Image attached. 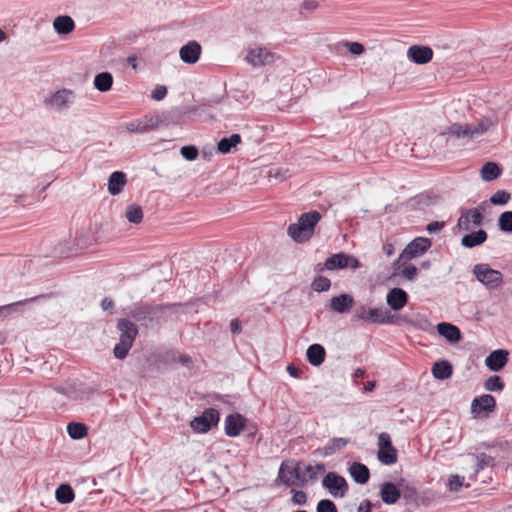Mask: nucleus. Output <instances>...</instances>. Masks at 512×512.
<instances>
[{
  "instance_id": "obj_18",
  "label": "nucleus",
  "mask_w": 512,
  "mask_h": 512,
  "mask_svg": "<svg viewBox=\"0 0 512 512\" xmlns=\"http://www.w3.org/2000/svg\"><path fill=\"white\" fill-rule=\"evenodd\" d=\"M245 426V418L239 413L229 414L225 418V434L229 437H236Z\"/></svg>"
},
{
  "instance_id": "obj_38",
  "label": "nucleus",
  "mask_w": 512,
  "mask_h": 512,
  "mask_svg": "<svg viewBox=\"0 0 512 512\" xmlns=\"http://www.w3.org/2000/svg\"><path fill=\"white\" fill-rule=\"evenodd\" d=\"M125 217L130 223L139 224L143 219V211L141 206L137 204H131L127 206Z\"/></svg>"
},
{
  "instance_id": "obj_1",
  "label": "nucleus",
  "mask_w": 512,
  "mask_h": 512,
  "mask_svg": "<svg viewBox=\"0 0 512 512\" xmlns=\"http://www.w3.org/2000/svg\"><path fill=\"white\" fill-rule=\"evenodd\" d=\"M321 217V214L315 210L303 213L297 223L289 225L287 234L297 243L306 242L313 236L314 228Z\"/></svg>"
},
{
  "instance_id": "obj_63",
  "label": "nucleus",
  "mask_w": 512,
  "mask_h": 512,
  "mask_svg": "<svg viewBox=\"0 0 512 512\" xmlns=\"http://www.w3.org/2000/svg\"><path fill=\"white\" fill-rule=\"evenodd\" d=\"M383 252L387 256H392L394 254V252H395L393 244L392 243H385L383 245Z\"/></svg>"
},
{
  "instance_id": "obj_40",
  "label": "nucleus",
  "mask_w": 512,
  "mask_h": 512,
  "mask_svg": "<svg viewBox=\"0 0 512 512\" xmlns=\"http://www.w3.org/2000/svg\"><path fill=\"white\" fill-rule=\"evenodd\" d=\"M505 387L504 382L498 375L488 377L484 382V388L490 392L502 391Z\"/></svg>"
},
{
  "instance_id": "obj_26",
  "label": "nucleus",
  "mask_w": 512,
  "mask_h": 512,
  "mask_svg": "<svg viewBox=\"0 0 512 512\" xmlns=\"http://www.w3.org/2000/svg\"><path fill=\"white\" fill-rule=\"evenodd\" d=\"M380 496L385 504L391 505L399 500L401 494L395 484L392 482H384L381 485Z\"/></svg>"
},
{
  "instance_id": "obj_12",
  "label": "nucleus",
  "mask_w": 512,
  "mask_h": 512,
  "mask_svg": "<svg viewBox=\"0 0 512 512\" xmlns=\"http://www.w3.org/2000/svg\"><path fill=\"white\" fill-rule=\"evenodd\" d=\"M74 99V94L71 90L62 89L58 90L51 95L50 98L45 100V104L51 108L61 110L67 108Z\"/></svg>"
},
{
  "instance_id": "obj_5",
  "label": "nucleus",
  "mask_w": 512,
  "mask_h": 512,
  "mask_svg": "<svg viewBox=\"0 0 512 512\" xmlns=\"http://www.w3.org/2000/svg\"><path fill=\"white\" fill-rule=\"evenodd\" d=\"M219 412L214 408L205 409L200 416L190 422L191 429L196 433H206L219 422Z\"/></svg>"
},
{
  "instance_id": "obj_39",
  "label": "nucleus",
  "mask_w": 512,
  "mask_h": 512,
  "mask_svg": "<svg viewBox=\"0 0 512 512\" xmlns=\"http://www.w3.org/2000/svg\"><path fill=\"white\" fill-rule=\"evenodd\" d=\"M378 460L384 465H392L397 461V451L394 447L378 450Z\"/></svg>"
},
{
  "instance_id": "obj_57",
  "label": "nucleus",
  "mask_w": 512,
  "mask_h": 512,
  "mask_svg": "<svg viewBox=\"0 0 512 512\" xmlns=\"http://www.w3.org/2000/svg\"><path fill=\"white\" fill-rule=\"evenodd\" d=\"M444 227H445L444 222L433 221L427 225L426 230L428 233L434 234V233L441 231Z\"/></svg>"
},
{
  "instance_id": "obj_44",
  "label": "nucleus",
  "mask_w": 512,
  "mask_h": 512,
  "mask_svg": "<svg viewBox=\"0 0 512 512\" xmlns=\"http://www.w3.org/2000/svg\"><path fill=\"white\" fill-rule=\"evenodd\" d=\"M311 287L316 292H325L330 289L331 281L327 277L318 276L313 280Z\"/></svg>"
},
{
  "instance_id": "obj_48",
  "label": "nucleus",
  "mask_w": 512,
  "mask_h": 512,
  "mask_svg": "<svg viewBox=\"0 0 512 512\" xmlns=\"http://www.w3.org/2000/svg\"><path fill=\"white\" fill-rule=\"evenodd\" d=\"M369 309L366 305L360 304L355 307L353 320H361L367 323V317L369 315Z\"/></svg>"
},
{
  "instance_id": "obj_27",
  "label": "nucleus",
  "mask_w": 512,
  "mask_h": 512,
  "mask_svg": "<svg viewBox=\"0 0 512 512\" xmlns=\"http://www.w3.org/2000/svg\"><path fill=\"white\" fill-rule=\"evenodd\" d=\"M487 237V232L483 229H479L464 235L461 239V244L465 248H474L483 244L487 240Z\"/></svg>"
},
{
  "instance_id": "obj_53",
  "label": "nucleus",
  "mask_w": 512,
  "mask_h": 512,
  "mask_svg": "<svg viewBox=\"0 0 512 512\" xmlns=\"http://www.w3.org/2000/svg\"><path fill=\"white\" fill-rule=\"evenodd\" d=\"M166 95L167 87L164 85H157L151 93V98L155 101H161L166 97Z\"/></svg>"
},
{
  "instance_id": "obj_34",
  "label": "nucleus",
  "mask_w": 512,
  "mask_h": 512,
  "mask_svg": "<svg viewBox=\"0 0 512 512\" xmlns=\"http://www.w3.org/2000/svg\"><path fill=\"white\" fill-rule=\"evenodd\" d=\"M481 177L484 181L490 182L497 179L501 174L500 167L494 162H487L481 168Z\"/></svg>"
},
{
  "instance_id": "obj_46",
  "label": "nucleus",
  "mask_w": 512,
  "mask_h": 512,
  "mask_svg": "<svg viewBox=\"0 0 512 512\" xmlns=\"http://www.w3.org/2000/svg\"><path fill=\"white\" fill-rule=\"evenodd\" d=\"M180 154L184 159H186L188 161H193V160L197 159L199 152L195 146L187 145V146H183L181 148Z\"/></svg>"
},
{
  "instance_id": "obj_29",
  "label": "nucleus",
  "mask_w": 512,
  "mask_h": 512,
  "mask_svg": "<svg viewBox=\"0 0 512 512\" xmlns=\"http://www.w3.org/2000/svg\"><path fill=\"white\" fill-rule=\"evenodd\" d=\"M325 349L320 344H312L306 351L308 362L313 366L321 365L325 360Z\"/></svg>"
},
{
  "instance_id": "obj_50",
  "label": "nucleus",
  "mask_w": 512,
  "mask_h": 512,
  "mask_svg": "<svg viewBox=\"0 0 512 512\" xmlns=\"http://www.w3.org/2000/svg\"><path fill=\"white\" fill-rule=\"evenodd\" d=\"M497 123L496 119H491L489 117H483L481 120L477 122L479 126V131L482 133H486L491 127L495 126Z\"/></svg>"
},
{
  "instance_id": "obj_36",
  "label": "nucleus",
  "mask_w": 512,
  "mask_h": 512,
  "mask_svg": "<svg viewBox=\"0 0 512 512\" xmlns=\"http://www.w3.org/2000/svg\"><path fill=\"white\" fill-rule=\"evenodd\" d=\"M56 500L61 504H68L74 499V491L68 484H61L55 492Z\"/></svg>"
},
{
  "instance_id": "obj_8",
  "label": "nucleus",
  "mask_w": 512,
  "mask_h": 512,
  "mask_svg": "<svg viewBox=\"0 0 512 512\" xmlns=\"http://www.w3.org/2000/svg\"><path fill=\"white\" fill-rule=\"evenodd\" d=\"M432 243L431 240L425 237H417L411 241L400 254L395 264L399 263L401 259L411 260L424 252H426Z\"/></svg>"
},
{
  "instance_id": "obj_14",
  "label": "nucleus",
  "mask_w": 512,
  "mask_h": 512,
  "mask_svg": "<svg viewBox=\"0 0 512 512\" xmlns=\"http://www.w3.org/2000/svg\"><path fill=\"white\" fill-rule=\"evenodd\" d=\"M496 400L490 394H484L479 397H475L471 403V413L480 415L481 412H492L495 410Z\"/></svg>"
},
{
  "instance_id": "obj_55",
  "label": "nucleus",
  "mask_w": 512,
  "mask_h": 512,
  "mask_svg": "<svg viewBox=\"0 0 512 512\" xmlns=\"http://www.w3.org/2000/svg\"><path fill=\"white\" fill-rule=\"evenodd\" d=\"M347 47L349 52L353 55H361L365 51L363 44L359 42H348Z\"/></svg>"
},
{
  "instance_id": "obj_62",
  "label": "nucleus",
  "mask_w": 512,
  "mask_h": 512,
  "mask_svg": "<svg viewBox=\"0 0 512 512\" xmlns=\"http://www.w3.org/2000/svg\"><path fill=\"white\" fill-rule=\"evenodd\" d=\"M17 305H24V302H16V303H13L10 305L0 307V317H2L4 315V311H11Z\"/></svg>"
},
{
  "instance_id": "obj_3",
  "label": "nucleus",
  "mask_w": 512,
  "mask_h": 512,
  "mask_svg": "<svg viewBox=\"0 0 512 512\" xmlns=\"http://www.w3.org/2000/svg\"><path fill=\"white\" fill-rule=\"evenodd\" d=\"M484 210L483 204L476 208L461 209L456 227L461 231H469L472 227L481 226L484 221Z\"/></svg>"
},
{
  "instance_id": "obj_7",
  "label": "nucleus",
  "mask_w": 512,
  "mask_h": 512,
  "mask_svg": "<svg viewBox=\"0 0 512 512\" xmlns=\"http://www.w3.org/2000/svg\"><path fill=\"white\" fill-rule=\"evenodd\" d=\"M324 267L327 270L344 268H351L352 270H356L360 267V262L354 256L340 252L328 257L324 263Z\"/></svg>"
},
{
  "instance_id": "obj_20",
  "label": "nucleus",
  "mask_w": 512,
  "mask_h": 512,
  "mask_svg": "<svg viewBox=\"0 0 512 512\" xmlns=\"http://www.w3.org/2000/svg\"><path fill=\"white\" fill-rule=\"evenodd\" d=\"M117 329L120 331V341L133 344L138 335V328L132 321L126 318L119 319Z\"/></svg>"
},
{
  "instance_id": "obj_30",
  "label": "nucleus",
  "mask_w": 512,
  "mask_h": 512,
  "mask_svg": "<svg viewBox=\"0 0 512 512\" xmlns=\"http://www.w3.org/2000/svg\"><path fill=\"white\" fill-rule=\"evenodd\" d=\"M53 27L58 34L66 35L73 31L75 23L70 16H57L53 21Z\"/></svg>"
},
{
  "instance_id": "obj_49",
  "label": "nucleus",
  "mask_w": 512,
  "mask_h": 512,
  "mask_svg": "<svg viewBox=\"0 0 512 512\" xmlns=\"http://www.w3.org/2000/svg\"><path fill=\"white\" fill-rule=\"evenodd\" d=\"M464 482V477L459 475H451L448 479L447 487L450 491H458Z\"/></svg>"
},
{
  "instance_id": "obj_21",
  "label": "nucleus",
  "mask_w": 512,
  "mask_h": 512,
  "mask_svg": "<svg viewBox=\"0 0 512 512\" xmlns=\"http://www.w3.org/2000/svg\"><path fill=\"white\" fill-rule=\"evenodd\" d=\"M201 54V46L196 41H189L182 46L179 51L180 58L187 64H194L198 61Z\"/></svg>"
},
{
  "instance_id": "obj_19",
  "label": "nucleus",
  "mask_w": 512,
  "mask_h": 512,
  "mask_svg": "<svg viewBox=\"0 0 512 512\" xmlns=\"http://www.w3.org/2000/svg\"><path fill=\"white\" fill-rule=\"evenodd\" d=\"M508 362V352L503 349L492 351L485 359L486 366L494 372L504 368Z\"/></svg>"
},
{
  "instance_id": "obj_42",
  "label": "nucleus",
  "mask_w": 512,
  "mask_h": 512,
  "mask_svg": "<svg viewBox=\"0 0 512 512\" xmlns=\"http://www.w3.org/2000/svg\"><path fill=\"white\" fill-rule=\"evenodd\" d=\"M498 227L502 232L512 233V211H505L500 214Z\"/></svg>"
},
{
  "instance_id": "obj_25",
  "label": "nucleus",
  "mask_w": 512,
  "mask_h": 512,
  "mask_svg": "<svg viewBox=\"0 0 512 512\" xmlns=\"http://www.w3.org/2000/svg\"><path fill=\"white\" fill-rule=\"evenodd\" d=\"M349 474L357 484H366L370 478L369 468L360 462H354L350 465Z\"/></svg>"
},
{
  "instance_id": "obj_41",
  "label": "nucleus",
  "mask_w": 512,
  "mask_h": 512,
  "mask_svg": "<svg viewBox=\"0 0 512 512\" xmlns=\"http://www.w3.org/2000/svg\"><path fill=\"white\" fill-rule=\"evenodd\" d=\"M142 124L145 126V132H149L153 128L158 127L164 122L163 116L160 114L145 115L142 119Z\"/></svg>"
},
{
  "instance_id": "obj_60",
  "label": "nucleus",
  "mask_w": 512,
  "mask_h": 512,
  "mask_svg": "<svg viewBox=\"0 0 512 512\" xmlns=\"http://www.w3.org/2000/svg\"><path fill=\"white\" fill-rule=\"evenodd\" d=\"M372 504L369 500H364L358 507L357 512H371Z\"/></svg>"
},
{
  "instance_id": "obj_51",
  "label": "nucleus",
  "mask_w": 512,
  "mask_h": 512,
  "mask_svg": "<svg viewBox=\"0 0 512 512\" xmlns=\"http://www.w3.org/2000/svg\"><path fill=\"white\" fill-rule=\"evenodd\" d=\"M126 129L129 132H133V133H140V134L146 133L145 126L142 124L141 119L128 122L126 124Z\"/></svg>"
},
{
  "instance_id": "obj_10",
  "label": "nucleus",
  "mask_w": 512,
  "mask_h": 512,
  "mask_svg": "<svg viewBox=\"0 0 512 512\" xmlns=\"http://www.w3.org/2000/svg\"><path fill=\"white\" fill-rule=\"evenodd\" d=\"M445 134L457 139L466 138L468 140L482 135V133L479 131V126L477 123L467 125H461L457 123L452 124L447 128Z\"/></svg>"
},
{
  "instance_id": "obj_52",
  "label": "nucleus",
  "mask_w": 512,
  "mask_h": 512,
  "mask_svg": "<svg viewBox=\"0 0 512 512\" xmlns=\"http://www.w3.org/2000/svg\"><path fill=\"white\" fill-rule=\"evenodd\" d=\"M393 447L390 435L388 433H380L378 436V450H384Z\"/></svg>"
},
{
  "instance_id": "obj_24",
  "label": "nucleus",
  "mask_w": 512,
  "mask_h": 512,
  "mask_svg": "<svg viewBox=\"0 0 512 512\" xmlns=\"http://www.w3.org/2000/svg\"><path fill=\"white\" fill-rule=\"evenodd\" d=\"M437 332L445 338L449 343H457L461 339L460 329L451 323L441 322L437 325Z\"/></svg>"
},
{
  "instance_id": "obj_13",
  "label": "nucleus",
  "mask_w": 512,
  "mask_h": 512,
  "mask_svg": "<svg viewBox=\"0 0 512 512\" xmlns=\"http://www.w3.org/2000/svg\"><path fill=\"white\" fill-rule=\"evenodd\" d=\"M398 321L399 317L392 314L389 310H383L382 308L369 309L367 323L386 325L396 324Z\"/></svg>"
},
{
  "instance_id": "obj_6",
  "label": "nucleus",
  "mask_w": 512,
  "mask_h": 512,
  "mask_svg": "<svg viewBox=\"0 0 512 512\" xmlns=\"http://www.w3.org/2000/svg\"><path fill=\"white\" fill-rule=\"evenodd\" d=\"M322 486L335 498L344 497L348 491L345 478L335 472H329L324 476Z\"/></svg>"
},
{
  "instance_id": "obj_59",
  "label": "nucleus",
  "mask_w": 512,
  "mask_h": 512,
  "mask_svg": "<svg viewBox=\"0 0 512 512\" xmlns=\"http://www.w3.org/2000/svg\"><path fill=\"white\" fill-rule=\"evenodd\" d=\"M230 330L233 334H238L241 332V322L238 319H232L230 322Z\"/></svg>"
},
{
  "instance_id": "obj_33",
  "label": "nucleus",
  "mask_w": 512,
  "mask_h": 512,
  "mask_svg": "<svg viewBox=\"0 0 512 512\" xmlns=\"http://www.w3.org/2000/svg\"><path fill=\"white\" fill-rule=\"evenodd\" d=\"M113 84V76L109 72H101L94 78V86L100 92H107Z\"/></svg>"
},
{
  "instance_id": "obj_28",
  "label": "nucleus",
  "mask_w": 512,
  "mask_h": 512,
  "mask_svg": "<svg viewBox=\"0 0 512 512\" xmlns=\"http://www.w3.org/2000/svg\"><path fill=\"white\" fill-rule=\"evenodd\" d=\"M126 174L122 171L113 172L108 180V192L115 196L118 195L126 185Z\"/></svg>"
},
{
  "instance_id": "obj_17",
  "label": "nucleus",
  "mask_w": 512,
  "mask_h": 512,
  "mask_svg": "<svg viewBox=\"0 0 512 512\" xmlns=\"http://www.w3.org/2000/svg\"><path fill=\"white\" fill-rule=\"evenodd\" d=\"M354 305V298L350 294H340L331 298L329 309L339 314H345L350 311Z\"/></svg>"
},
{
  "instance_id": "obj_56",
  "label": "nucleus",
  "mask_w": 512,
  "mask_h": 512,
  "mask_svg": "<svg viewBox=\"0 0 512 512\" xmlns=\"http://www.w3.org/2000/svg\"><path fill=\"white\" fill-rule=\"evenodd\" d=\"M402 276L409 281H413L417 275V268L414 265L406 266L402 272Z\"/></svg>"
},
{
  "instance_id": "obj_43",
  "label": "nucleus",
  "mask_w": 512,
  "mask_h": 512,
  "mask_svg": "<svg viewBox=\"0 0 512 512\" xmlns=\"http://www.w3.org/2000/svg\"><path fill=\"white\" fill-rule=\"evenodd\" d=\"M511 199V194L506 190H497L491 197L490 202L493 205H506Z\"/></svg>"
},
{
  "instance_id": "obj_35",
  "label": "nucleus",
  "mask_w": 512,
  "mask_h": 512,
  "mask_svg": "<svg viewBox=\"0 0 512 512\" xmlns=\"http://www.w3.org/2000/svg\"><path fill=\"white\" fill-rule=\"evenodd\" d=\"M471 456L476 461V464H475V473L476 474L485 468L495 466V458L490 455H487L486 453L472 454Z\"/></svg>"
},
{
  "instance_id": "obj_45",
  "label": "nucleus",
  "mask_w": 512,
  "mask_h": 512,
  "mask_svg": "<svg viewBox=\"0 0 512 512\" xmlns=\"http://www.w3.org/2000/svg\"><path fill=\"white\" fill-rule=\"evenodd\" d=\"M132 345L133 344L119 340V342L115 345L114 350H113L114 356L120 360L126 358Z\"/></svg>"
},
{
  "instance_id": "obj_2",
  "label": "nucleus",
  "mask_w": 512,
  "mask_h": 512,
  "mask_svg": "<svg viewBox=\"0 0 512 512\" xmlns=\"http://www.w3.org/2000/svg\"><path fill=\"white\" fill-rule=\"evenodd\" d=\"M472 273L477 281L489 290L498 289L503 283V274L499 270L492 269L486 263L476 264Z\"/></svg>"
},
{
  "instance_id": "obj_23",
  "label": "nucleus",
  "mask_w": 512,
  "mask_h": 512,
  "mask_svg": "<svg viewBox=\"0 0 512 512\" xmlns=\"http://www.w3.org/2000/svg\"><path fill=\"white\" fill-rule=\"evenodd\" d=\"M350 443V438L335 437L327 441V443L317 452L324 457H329L339 451H341L346 445Z\"/></svg>"
},
{
  "instance_id": "obj_15",
  "label": "nucleus",
  "mask_w": 512,
  "mask_h": 512,
  "mask_svg": "<svg viewBox=\"0 0 512 512\" xmlns=\"http://www.w3.org/2000/svg\"><path fill=\"white\" fill-rule=\"evenodd\" d=\"M155 308L147 304L135 305L129 312V316L136 322L144 325L152 322L154 319Z\"/></svg>"
},
{
  "instance_id": "obj_9",
  "label": "nucleus",
  "mask_w": 512,
  "mask_h": 512,
  "mask_svg": "<svg viewBox=\"0 0 512 512\" xmlns=\"http://www.w3.org/2000/svg\"><path fill=\"white\" fill-rule=\"evenodd\" d=\"M299 462L283 461L279 467L278 480L285 486H298Z\"/></svg>"
},
{
  "instance_id": "obj_58",
  "label": "nucleus",
  "mask_w": 512,
  "mask_h": 512,
  "mask_svg": "<svg viewBox=\"0 0 512 512\" xmlns=\"http://www.w3.org/2000/svg\"><path fill=\"white\" fill-rule=\"evenodd\" d=\"M317 7H318V2L316 0H305L301 4V12L302 11L313 12L317 9Z\"/></svg>"
},
{
  "instance_id": "obj_61",
  "label": "nucleus",
  "mask_w": 512,
  "mask_h": 512,
  "mask_svg": "<svg viewBox=\"0 0 512 512\" xmlns=\"http://www.w3.org/2000/svg\"><path fill=\"white\" fill-rule=\"evenodd\" d=\"M114 306V302L112 299L110 298H104L102 301H101V307L104 311H107L109 309H112Z\"/></svg>"
},
{
  "instance_id": "obj_54",
  "label": "nucleus",
  "mask_w": 512,
  "mask_h": 512,
  "mask_svg": "<svg viewBox=\"0 0 512 512\" xmlns=\"http://www.w3.org/2000/svg\"><path fill=\"white\" fill-rule=\"evenodd\" d=\"M293 496L291 498L295 505L303 506L307 502V495L304 491L292 490Z\"/></svg>"
},
{
  "instance_id": "obj_32",
  "label": "nucleus",
  "mask_w": 512,
  "mask_h": 512,
  "mask_svg": "<svg viewBox=\"0 0 512 512\" xmlns=\"http://www.w3.org/2000/svg\"><path fill=\"white\" fill-rule=\"evenodd\" d=\"M240 142H241V136L239 134H232L229 137L222 138L218 142L217 150H218V152H220L222 154H228Z\"/></svg>"
},
{
  "instance_id": "obj_64",
  "label": "nucleus",
  "mask_w": 512,
  "mask_h": 512,
  "mask_svg": "<svg viewBox=\"0 0 512 512\" xmlns=\"http://www.w3.org/2000/svg\"><path fill=\"white\" fill-rule=\"evenodd\" d=\"M287 372L289 373L290 376L292 377H298L299 376V369L296 368L295 366L293 365H288L287 366Z\"/></svg>"
},
{
  "instance_id": "obj_11",
  "label": "nucleus",
  "mask_w": 512,
  "mask_h": 512,
  "mask_svg": "<svg viewBox=\"0 0 512 512\" xmlns=\"http://www.w3.org/2000/svg\"><path fill=\"white\" fill-rule=\"evenodd\" d=\"M245 60L253 67H260L274 61V55L266 48L256 47L248 50Z\"/></svg>"
},
{
  "instance_id": "obj_16",
  "label": "nucleus",
  "mask_w": 512,
  "mask_h": 512,
  "mask_svg": "<svg viewBox=\"0 0 512 512\" xmlns=\"http://www.w3.org/2000/svg\"><path fill=\"white\" fill-rule=\"evenodd\" d=\"M407 57L416 64H426L433 57V50L428 46L413 45L407 51Z\"/></svg>"
},
{
  "instance_id": "obj_22",
  "label": "nucleus",
  "mask_w": 512,
  "mask_h": 512,
  "mask_svg": "<svg viewBox=\"0 0 512 512\" xmlns=\"http://www.w3.org/2000/svg\"><path fill=\"white\" fill-rule=\"evenodd\" d=\"M386 302L392 310L398 311L407 304L408 294L401 288H392L386 296Z\"/></svg>"
},
{
  "instance_id": "obj_37",
  "label": "nucleus",
  "mask_w": 512,
  "mask_h": 512,
  "mask_svg": "<svg viewBox=\"0 0 512 512\" xmlns=\"http://www.w3.org/2000/svg\"><path fill=\"white\" fill-rule=\"evenodd\" d=\"M67 432L72 439L79 440L87 435L86 425L78 422H71L67 425Z\"/></svg>"
},
{
  "instance_id": "obj_31",
  "label": "nucleus",
  "mask_w": 512,
  "mask_h": 512,
  "mask_svg": "<svg viewBox=\"0 0 512 512\" xmlns=\"http://www.w3.org/2000/svg\"><path fill=\"white\" fill-rule=\"evenodd\" d=\"M452 373V365L447 360L438 361L433 364L432 374L438 380L448 379Z\"/></svg>"
},
{
  "instance_id": "obj_4",
  "label": "nucleus",
  "mask_w": 512,
  "mask_h": 512,
  "mask_svg": "<svg viewBox=\"0 0 512 512\" xmlns=\"http://www.w3.org/2000/svg\"><path fill=\"white\" fill-rule=\"evenodd\" d=\"M299 477L298 487H304L316 483L321 475L326 471L325 464L323 463H305L299 462Z\"/></svg>"
},
{
  "instance_id": "obj_47",
  "label": "nucleus",
  "mask_w": 512,
  "mask_h": 512,
  "mask_svg": "<svg viewBox=\"0 0 512 512\" xmlns=\"http://www.w3.org/2000/svg\"><path fill=\"white\" fill-rule=\"evenodd\" d=\"M317 512H338L336 505L329 499H322L316 507Z\"/></svg>"
}]
</instances>
